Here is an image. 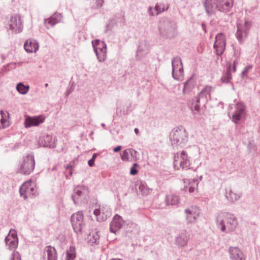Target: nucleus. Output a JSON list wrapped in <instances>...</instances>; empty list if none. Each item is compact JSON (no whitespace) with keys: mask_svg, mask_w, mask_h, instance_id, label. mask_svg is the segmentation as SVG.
<instances>
[{"mask_svg":"<svg viewBox=\"0 0 260 260\" xmlns=\"http://www.w3.org/2000/svg\"><path fill=\"white\" fill-rule=\"evenodd\" d=\"M211 86H205L198 93L197 96L188 101L187 105L192 111L195 117L200 115V103L202 102L204 104H206L208 101V98L211 97Z\"/></svg>","mask_w":260,"mask_h":260,"instance_id":"nucleus-1","label":"nucleus"},{"mask_svg":"<svg viewBox=\"0 0 260 260\" xmlns=\"http://www.w3.org/2000/svg\"><path fill=\"white\" fill-rule=\"evenodd\" d=\"M216 223L222 232L230 233L235 230L238 225V221L233 214L222 212L217 216Z\"/></svg>","mask_w":260,"mask_h":260,"instance_id":"nucleus-2","label":"nucleus"},{"mask_svg":"<svg viewBox=\"0 0 260 260\" xmlns=\"http://www.w3.org/2000/svg\"><path fill=\"white\" fill-rule=\"evenodd\" d=\"M160 35L167 38H173L177 34V24L175 21L169 18H163L158 23Z\"/></svg>","mask_w":260,"mask_h":260,"instance_id":"nucleus-3","label":"nucleus"},{"mask_svg":"<svg viewBox=\"0 0 260 260\" xmlns=\"http://www.w3.org/2000/svg\"><path fill=\"white\" fill-rule=\"evenodd\" d=\"M188 139V134L185 128L182 126L175 127L170 134V140L172 146L183 147Z\"/></svg>","mask_w":260,"mask_h":260,"instance_id":"nucleus-4","label":"nucleus"},{"mask_svg":"<svg viewBox=\"0 0 260 260\" xmlns=\"http://www.w3.org/2000/svg\"><path fill=\"white\" fill-rule=\"evenodd\" d=\"M35 160L34 155L27 154L23 157L22 161L20 163L19 173L25 175H29L34 170Z\"/></svg>","mask_w":260,"mask_h":260,"instance_id":"nucleus-5","label":"nucleus"},{"mask_svg":"<svg viewBox=\"0 0 260 260\" xmlns=\"http://www.w3.org/2000/svg\"><path fill=\"white\" fill-rule=\"evenodd\" d=\"M83 218V214L81 211H78L71 216L72 225L74 232L77 234H82L85 227Z\"/></svg>","mask_w":260,"mask_h":260,"instance_id":"nucleus-6","label":"nucleus"},{"mask_svg":"<svg viewBox=\"0 0 260 260\" xmlns=\"http://www.w3.org/2000/svg\"><path fill=\"white\" fill-rule=\"evenodd\" d=\"M172 76L174 79L182 80L184 78L183 64L180 57L176 56L172 60Z\"/></svg>","mask_w":260,"mask_h":260,"instance_id":"nucleus-7","label":"nucleus"},{"mask_svg":"<svg viewBox=\"0 0 260 260\" xmlns=\"http://www.w3.org/2000/svg\"><path fill=\"white\" fill-rule=\"evenodd\" d=\"M92 45L98 60L100 62L104 61L107 53V46L105 43L100 40H95L92 41Z\"/></svg>","mask_w":260,"mask_h":260,"instance_id":"nucleus-8","label":"nucleus"},{"mask_svg":"<svg viewBox=\"0 0 260 260\" xmlns=\"http://www.w3.org/2000/svg\"><path fill=\"white\" fill-rule=\"evenodd\" d=\"M235 109L232 114V120L236 124H239L243 118H245L246 106L242 102H238L235 104Z\"/></svg>","mask_w":260,"mask_h":260,"instance_id":"nucleus-9","label":"nucleus"},{"mask_svg":"<svg viewBox=\"0 0 260 260\" xmlns=\"http://www.w3.org/2000/svg\"><path fill=\"white\" fill-rule=\"evenodd\" d=\"M251 26V22L249 21H245L244 24H237L236 36L240 42H242L247 37Z\"/></svg>","mask_w":260,"mask_h":260,"instance_id":"nucleus-10","label":"nucleus"},{"mask_svg":"<svg viewBox=\"0 0 260 260\" xmlns=\"http://www.w3.org/2000/svg\"><path fill=\"white\" fill-rule=\"evenodd\" d=\"M174 166L175 168L179 169V167L182 169L188 168L190 166V161L185 151H182L180 155L174 156Z\"/></svg>","mask_w":260,"mask_h":260,"instance_id":"nucleus-11","label":"nucleus"},{"mask_svg":"<svg viewBox=\"0 0 260 260\" xmlns=\"http://www.w3.org/2000/svg\"><path fill=\"white\" fill-rule=\"evenodd\" d=\"M226 45L225 37L222 33L218 34L215 37L214 48L217 55H221L225 50Z\"/></svg>","mask_w":260,"mask_h":260,"instance_id":"nucleus-12","label":"nucleus"},{"mask_svg":"<svg viewBox=\"0 0 260 260\" xmlns=\"http://www.w3.org/2000/svg\"><path fill=\"white\" fill-rule=\"evenodd\" d=\"M93 214L96 216L97 221L102 222L106 220L108 217H110L111 210L108 206L106 205L102 206L99 209H94Z\"/></svg>","mask_w":260,"mask_h":260,"instance_id":"nucleus-13","label":"nucleus"},{"mask_svg":"<svg viewBox=\"0 0 260 260\" xmlns=\"http://www.w3.org/2000/svg\"><path fill=\"white\" fill-rule=\"evenodd\" d=\"M45 119V117L42 115L32 117L27 116L25 119L24 126L26 128L38 126L44 121Z\"/></svg>","mask_w":260,"mask_h":260,"instance_id":"nucleus-14","label":"nucleus"},{"mask_svg":"<svg viewBox=\"0 0 260 260\" xmlns=\"http://www.w3.org/2000/svg\"><path fill=\"white\" fill-rule=\"evenodd\" d=\"M9 26L10 29L15 33H19L22 31L23 26L19 15H14L11 17Z\"/></svg>","mask_w":260,"mask_h":260,"instance_id":"nucleus-15","label":"nucleus"},{"mask_svg":"<svg viewBox=\"0 0 260 260\" xmlns=\"http://www.w3.org/2000/svg\"><path fill=\"white\" fill-rule=\"evenodd\" d=\"M187 223H194L200 215V210L196 207H190L185 210Z\"/></svg>","mask_w":260,"mask_h":260,"instance_id":"nucleus-16","label":"nucleus"},{"mask_svg":"<svg viewBox=\"0 0 260 260\" xmlns=\"http://www.w3.org/2000/svg\"><path fill=\"white\" fill-rule=\"evenodd\" d=\"M203 5L208 16H211L218 11L217 0H205Z\"/></svg>","mask_w":260,"mask_h":260,"instance_id":"nucleus-17","label":"nucleus"},{"mask_svg":"<svg viewBox=\"0 0 260 260\" xmlns=\"http://www.w3.org/2000/svg\"><path fill=\"white\" fill-rule=\"evenodd\" d=\"M124 223L122 217L118 214H116L113 218L110 224V232L116 234V232L122 227Z\"/></svg>","mask_w":260,"mask_h":260,"instance_id":"nucleus-18","label":"nucleus"},{"mask_svg":"<svg viewBox=\"0 0 260 260\" xmlns=\"http://www.w3.org/2000/svg\"><path fill=\"white\" fill-rule=\"evenodd\" d=\"M55 138H53L52 135H46L40 137L39 144L40 146L54 148L56 147L55 142Z\"/></svg>","mask_w":260,"mask_h":260,"instance_id":"nucleus-19","label":"nucleus"},{"mask_svg":"<svg viewBox=\"0 0 260 260\" xmlns=\"http://www.w3.org/2000/svg\"><path fill=\"white\" fill-rule=\"evenodd\" d=\"M218 11L224 13L229 12L233 6L234 0H217Z\"/></svg>","mask_w":260,"mask_h":260,"instance_id":"nucleus-20","label":"nucleus"},{"mask_svg":"<svg viewBox=\"0 0 260 260\" xmlns=\"http://www.w3.org/2000/svg\"><path fill=\"white\" fill-rule=\"evenodd\" d=\"M229 252L232 260H245L243 253L237 247H230Z\"/></svg>","mask_w":260,"mask_h":260,"instance_id":"nucleus-21","label":"nucleus"},{"mask_svg":"<svg viewBox=\"0 0 260 260\" xmlns=\"http://www.w3.org/2000/svg\"><path fill=\"white\" fill-rule=\"evenodd\" d=\"M62 15L58 13H55L50 18L45 20V23L47 29L50 27H52L56 23L59 22L62 19Z\"/></svg>","mask_w":260,"mask_h":260,"instance_id":"nucleus-22","label":"nucleus"},{"mask_svg":"<svg viewBox=\"0 0 260 260\" xmlns=\"http://www.w3.org/2000/svg\"><path fill=\"white\" fill-rule=\"evenodd\" d=\"M189 235L188 233L184 231L182 232L180 235L175 238V244L179 247H183L185 246L189 239Z\"/></svg>","mask_w":260,"mask_h":260,"instance_id":"nucleus-23","label":"nucleus"},{"mask_svg":"<svg viewBox=\"0 0 260 260\" xmlns=\"http://www.w3.org/2000/svg\"><path fill=\"white\" fill-rule=\"evenodd\" d=\"M44 256L45 260H57V255L55 248L51 246H46Z\"/></svg>","mask_w":260,"mask_h":260,"instance_id":"nucleus-24","label":"nucleus"},{"mask_svg":"<svg viewBox=\"0 0 260 260\" xmlns=\"http://www.w3.org/2000/svg\"><path fill=\"white\" fill-rule=\"evenodd\" d=\"M39 47L38 43L34 40H27L24 44L25 50L28 53L36 52L38 50Z\"/></svg>","mask_w":260,"mask_h":260,"instance_id":"nucleus-25","label":"nucleus"},{"mask_svg":"<svg viewBox=\"0 0 260 260\" xmlns=\"http://www.w3.org/2000/svg\"><path fill=\"white\" fill-rule=\"evenodd\" d=\"M149 50V49L147 42H142L138 47L137 55L144 56L148 53Z\"/></svg>","mask_w":260,"mask_h":260,"instance_id":"nucleus-26","label":"nucleus"},{"mask_svg":"<svg viewBox=\"0 0 260 260\" xmlns=\"http://www.w3.org/2000/svg\"><path fill=\"white\" fill-rule=\"evenodd\" d=\"M5 241L6 245L8 246L9 249L10 250L15 249L18 246V238H12V239H10L9 236H7L5 238Z\"/></svg>","mask_w":260,"mask_h":260,"instance_id":"nucleus-27","label":"nucleus"},{"mask_svg":"<svg viewBox=\"0 0 260 260\" xmlns=\"http://www.w3.org/2000/svg\"><path fill=\"white\" fill-rule=\"evenodd\" d=\"M180 202L178 196L170 194L166 196V202L167 205H177Z\"/></svg>","mask_w":260,"mask_h":260,"instance_id":"nucleus-28","label":"nucleus"},{"mask_svg":"<svg viewBox=\"0 0 260 260\" xmlns=\"http://www.w3.org/2000/svg\"><path fill=\"white\" fill-rule=\"evenodd\" d=\"M138 185V192L143 196H147L150 193L151 189L147 186L146 182L140 181Z\"/></svg>","mask_w":260,"mask_h":260,"instance_id":"nucleus-29","label":"nucleus"},{"mask_svg":"<svg viewBox=\"0 0 260 260\" xmlns=\"http://www.w3.org/2000/svg\"><path fill=\"white\" fill-rule=\"evenodd\" d=\"M231 79V66H229L226 68V72L223 73V75L220 79V81L222 83L227 84L230 83V80Z\"/></svg>","mask_w":260,"mask_h":260,"instance_id":"nucleus-30","label":"nucleus"},{"mask_svg":"<svg viewBox=\"0 0 260 260\" xmlns=\"http://www.w3.org/2000/svg\"><path fill=\"white\" fill-rule=\"evenodd\" d=\"M74 191L78 197L87 195L89 192L88 188L85 186H77L75 188Z\"/></svg>","mask_w":260,"mask_h":260,"instance_id":"nucleus-31","label":"nucleus"},{"mask_svg":"<svg viewBox=\"0 0 260 260\" xmlns=\"http://www.w3.org/2000/svg\"><path fill=\"white\" fill-rule=\"evenodd\" d=\"M194 86V82L192 81V78L190 77L186 82L184 83V86L183 88V93L185 94L188 92L191 91Z\"/></svg>","mask_w":260,"mask_h":260,"instance_id":"nucleus-32","label":"nucleus"},{"mask_svg":"<svg viewBox=\"0 0 260 260\" xmlns=\"http://www.w3.org/2000/svg\"><path fill=\"white\" fill-rule=\"evenodd\" d=\"M225 197L229 201L233 203L240 198V196L238 194L233 192L232 190H230L229 192H226Z\"/></svg>","mask_w":260,"mask_h":260,"instance_id":"nucleus-33","label":"nucleus"},{"mask_svg":"<svg viewBox=\"0 0 260 260\" xmlns=\"http://www.w3.org/2000/svg\"><path fill=\"white\" fill-rule=\"evenodd\" d=\"M16 89L21 94H25L29 89V85H24L23 83L19 82L16 85Z\"/></svg>","mask_w":260,"mask_h":260,"instance_id":"nucleus-34","label":"nucleus"},{"mask_svg":"<svg viewBox=\"0 0 260 260\" xmlns=\"http://www.w3.org/2000/svg\"><path fill=\"white\" fill-rule=\"evenodd\" d=\"M75 257V248L74 247H71L69 250L67 251L66 260H74Z\"/></svg>","mask_w":260,"mask_h":260,"instance_id":"nucleus-35","label":"nucleus"},{"mask_svg":"<svg viewBox=\"0 0 260 260\" xmlns=\"http://www.w3.org/2000/svg\"><path fill=\"white\" fill-rule=\"evenodd\" d=\"M199 183L198 179H193L188 184V191L190 193L194 192L195 189L197 188Z\"/></svg>","mask_w":260,"mask_h":260,"instance_id":"nucleus-36","label":"nucleus"},{"mask_svg":"<svg viewBox=\"0 0 260 260\" xmlns=\"http://www.w3.org/2000/svg\"><path fill=\"white\" fill-rule=\"evenodd\" d=\"M155 15H157L161 12H163L168 10V7L165 8L164 5L162 4H156L155 6Z\"/></svg>","mask_w":260,"mask_h":260,"instance_id":"nucleus-37","label":"nucleus"},{"mask_svg":"<svg viewBox=\"0 0 260 260\" xmlns=\"http://www.w3.org/2000/svg\"><path fill=\"white\" fill-rule=\"evenodd\" d=\"M130 156V161H137L138 160V152L133 148H128Z\"/></svg>","mask_w":260,"mask_h":260,"instance_id":"nucleus-38","label":"nucleus"},{"mask_svg":"<svg viewBox=\"0 0 260 260\" xmlns=\"http://www.w3.org/2000/svg\"><path fill=\"white\" fill-rule=\"evenodd\" d=\"M129 149H126L121 153V158L123 161H128L129 160Z\"/></svg>","mask_w":260,"mask_h":260,"instance_id":"nucleus-39","label":"nucleus"},{"mask_svg":"<svg viewBox=\"0 0 260 260\" xmlns=\"http://www.w3.org/2000/svg\"><path fill=\"white\" fill-rule=\"evenodd\" d=\"M252 65H248V66H246L244 68V69L242 71V73H241L242 78L246 77L247 76L248 73L249 72V71L251 69H252Z\"/></svg>","mask_w":260,"mask_h":260,"instance_id":"nucleus-40","label":"nucleus"},{"mask_svg":"<svg viewBox=\"0 0 260 260\" xmlns=\"http://www.w3.org/2000/svg\"><path fill=\"white\" fill-rule=\"evenodd\" d=\"M138 166L137 163H134L133 166L131 168L130 174L132 175H135L138 173V170L136 167Z\"/></svg>","mask_w":260,"mask_h":260,"instance_id":"nucleus-41","label":"nucleus"},{"mask_svg":"<svg viewBox=\"0 0 260 260\" xmlns=\"http://www.w3.org/2000/svg\"><path fill=\"white\" fill-rule=\"evenodd\" d=\"M97 153H94L90 159L88 161V165L89 167H93L94 165L95 159L97 157Z\"/></svg>","mask_w":260,"mask_h":260,"instance_id":"nucleus-42","label":"nucleus"},{"mask_svg":"<svg viewBox=\"0 0 260 260\" xmlns=\"http://www.w3.org/2000/svg\"><path fill=\"white\" fill-rule=\"evenodd\" d=\"M27 191V189L25 187V186L24 185H21L19 188V192L20 196L22 197L24 196V198H26V197L25 196V193Z\"/></svg>","mask_w":260,"mask_h":260,"instance_id":"nucleus-43","label":"nucleus"},{"mask_svg":"<svg viewBox=\"0 0 260 260\" xmlns=\"http://www.w3.org/2000/svg\"><path fill=\"white\" fill-rule=\"evenodd\" d=\"M237 64L238 62H237V61L234 60L232 64V67L231 66V65H230L231 66V71H232L233 72H235L236 71Z\"/></svg>","mask_w":260,"mask_h":260,"instance_id":"nucleus-44","label":"nucleus"},{"mask_svg":"<svg viewBox=\"0 0 260 260\" xmlns=\"http://www.w3.org/2000/svg\"><path fill=\"white\" fill-rule=\"evenodd\" d=\"M104 3V0H96L95 3L98 8H101Z\"/></svg>","mask_w":260,"mask_h":260,"instance_id":"nucleus-45","label":"nucleus"},{"mask_svg":"<svg viewBox=\"0 0 260 260\" xmlns=\"http://www.w3.org/2000/svg\"><path fill=\"white\" fill-rule=\"evenodd\" d=\"M148 14L150 16H153L155 15V8L153 9L152 7H149L148 9Z\"/></svg>","mask_w":260,"mask_h":260,"instance_id":"nucleus-46","label":"nucleus"},{"mask_svg":"<svg viewBox=\"0 0 260 260\" xmlns=\"http://www.w3.org/2000/svg\"><path fill=\"white\" fill-rule=\"evenodd\" d=\"M93 240L92 242L96 243L98 242V240L99 239V236L97 234V233H95V235L93 236Z\"/></svg>","mask_w":260,"mask_h":260,"instance_id":"nucleus-47","label":"nucleus"},{"mask_svg":"<svg viewBox=\"0 0 260 260\" xmlns=\"http://www.w3.org/2000/svg\"><path fill=\"white\" fill-rule=\"evenodd\" d=\"M121 146H117L113 149V151L114 152H118L121 150Z\"/></svg>","mask_w":260,"mask_h":260,"instance_id":"nucleus-48","label":"nucleus"},{"mask_svg":"<svg viewBox=\"0 0 260 260\" xmlns=\"http://www.w3.org/2000/svg\"><path fill=\"white\" fill-rule=\"evenodd\" d=\"M73 163H72V162H71L68 166H67L66 167V170H69V169H71L72 170L73 168Z\"/></svg>","mask_w":260,"mask_h":260,"instance_id":"nucleus-49","label":"nucleus"},{"mask_svg":"<svg viewBox=\"0 0 260 260\" xmlns=\"http://www.w3.org/2000/svg\"><path fill=\"white\" fill-rule=\"evenodd\" d=\"M73 163H72V162H71L68 166H67L66 167V170H69V169H71L72 170L73 168Z\"/></svg>","mask_w":260,"mask_h":260,"instance_id":"nucleus-50","label":"nucleus"},{"mask_svg":"<svg viewBox=\"0 0 260 260\" xmlns=\"http://www.w3.org/2000/svg\"><path fill=\"white\" fill-rule=\"evenodd\" d=\"M7 236H9L10 239H12V238H18L16 233H12L11 235L9 234Z\"/></svg>","mask_w":260,"mask_h":260,"instance_id":"nucleus-51","label":"nucleus"},{"mask_svg":"<svg viewBox=\"0 0 260 260\" xmlns=\"http://www.w3.org/2000/svg\"><path fill=\"white\" fill-rule=\"evenodd\" d=\"M111 25H110V23H107L106 24V28L105 30V33H107L108 30L110 29H111Z\"/></svg>","mask_w":260,"mask_h":260,"instance_id":"nucleus-52","label":"nucleus"},{"mask_svg":"<svg viewBox=\"0 0 260 260\" xmlns=\"http://www.w3.org/2000/svg\"><path fill=\"white\" fill-rule=\"evenodd\" d=\"M1 123H2V124H4V123L6 122V119H4L3 116H2V118L1 119Z\"/></svg>","mask_w":260,"mask_h":260,"instance_id":"nucleus-53","label":"nucleus"},{"mask_svg":"<svg viewBox=\"0 0 260 260\" xmlns=\"http://www.w3.org/2000/svg\"><path fill=\"white\" fill-rule=\"evenodd\" d=\"M73 89H68L66 93L67 95H69V94H70L71 93V92L73 91Z\"/></svg>","mask_w":260,"mask_h":260,"instance_id":"nucleus-54","label":"nucleus"},{"mask_svg":"<svg viewBox=\"0 0 260 260\" xmlns=\"http://www.w3.org/2000/svg\"><path fill=\"white\" fill-rule=\"evenodd\" d=\"M134 132L136 135H138L139 133V130L138 128H135L134 129Z\"/></svg>","mask_w":260,"mask_h":260,"instance_id":"nucleus-55","label":"nucleus"},{"mask_svg":"<svg viewBox=\"0 0 260 260\" xmlns=\"http://www.w3.org/2000/svg\"><path fill=\"white\" fill-rule=\"evenodd\" d=\"M72 199H73V201H74V204H77V203L76 202V200H75V197H74V196H72Z\"/></svg>","mask_w":260,"mask_h":260,"instance_id":"nucleus-56","label":"nucleus"},{"mask_svg":"<svg viewBox=\"0 0 260 260\" xmlns=\"http://www.w3.org/2000/svg\"><path fill=\"white\" fill-rule=\"evenodd\" d=\"M231 86H232V89H233V90H235V88H234V85H233V83H231Z\"/></svg>","mask_w":260,"mask_h":260,"instance_id":"nucleus-57","label":"nucleus"},{"mask_svg":"<svg viewBox=\"0 0 260 260\" xmlns=\"http://www.w3.org/2000/svg\"><path fill=\"white\" fill-rule=\"evenodd\" d=\"M101 126H102V127H104L105 126V123H102V124H101Z\"/></svg>","mask_w":260,"mask_h":260,"instance_id":"nucleus-58","label":"nucleus"},{"mask_svg":"<svg viewBox=\"0 0 260 260\" xmlns=\"http://www.w3.org/2000/svg\"><path fill=\"white\" fill-rule=\"evenodd\" d=\"M44 86H45V87H47L48 86V83H45Z\"/></svg>","mask_w":260,"mask_h":260,"instance_id":"nucleus-59","label":"nucleus"},{"mask_svg":"<svg viewBox=\"0 0 260 260\" xmlns=\"http://www.w3.org/2000/svg\"><path fill=\"white\" fill-rule=\"evenodd\" d=\"M70 175H72V170H71V171H70Z\"/></svg>","mask_w":260,"mask_h":260,"instance_id":"nucleus-60","label":"nucleus"},{"mask_svg":"<svg viewBox=\"0 0 260 260\" xmlns=\"http://www.w3.org/2000/svg\"><path fill=\"white\" fill-rule=\"evenodd\" d=\"M201 179H202V176H200V180H201Z\"/></svg>","mask_w":260,"mask_h":260,"instance_id":"nucleus-61","label":"nucleus"},{"mask_svg":"<svg viewBox=\"0 0 260 260\" xmlns=\"http://www.w3.org/2000/svg\"><path fill=\"white\" fill-rule=\"evenodd\" d=\"M113 20H114V19H111V20H110V21H113Z\"/></svg>","mask_w":260,"mask_h":260,"instance_id":"nucleus-62","label":"nucleus"},{"mask_svg":"<svg viewBox=\"0 0 260 260\" xmlns=\"http://www.w3.org/2000/svg\"><path fill=\"white\" fill-rule=\"evenodd\" d=\"M12 260H13V259H12Z\"/></svg>","mask_w":260,"mask_h":260,"instance_id":"nucleus-63","label":"nucleus"}]
</instances>
